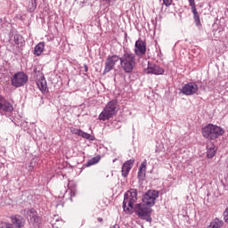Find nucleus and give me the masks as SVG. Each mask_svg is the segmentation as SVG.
Segmentation results:
<instances>
[{"instance_id":"obj_38","label":"nucleus","mask_w":228,"mask_h":228,"mask_svg":"<svg viewBox=\"0 0 228 228\" xmlns=\"http://www.w3.org/2000/svg\"><path fill=\"white\" fill-rule=\"evenodd\" d=\"M223 186H224V187H225V183H223Z\"/></svg>"},{"instance_id":"obj_37","label":"nucleus","mask_w":228,"mask_h":228,"mask_svg":"<svg viewBox=\"0 0 228 228\" xmlns=\"http://www.w3.org/2000/svg\"><path fill=\"white\" fill-rule=\"evenodd\" d=\"M115 161H117V159H114L112 160L113 163H115Z\"/></svg>"},{"instance_id":"obj_24","label":"nucleus","mask_w":228,"mask_h":228,"mask_svg":"<svg viewBox=\"0 0 228 228\" xmlns=\"http://www.w3.org/2000/svg\"><path fill=\"white\" fill-rule=\"evenodd\" d=\"M37 1H38V0H30L28 5V12L29 13H33L35 12V10H37Z\"/></svg>"},{"instance_id":"obj_34","label":"nucleus","mask_w":228,"mask_h":228,"mask_svg":"<svg viewBox=\"0 0 228 228\" xmlns=\"http://www.w3.org/2000/svg\"><path fill=\"white\" fill-rule=\"evenodd\" d=\"M97 220H98V222H100L101 224H102V222H104V220L102 219V217H98Z\"/></svg>"},{"instance_id":"obj_36","label":"nucleus","mask_w":228,"mask_h":228,"mask_svg":"<svg viewBox=\"0 0 228 228\" xmlns=\"http://www.w3.org/2000/svg\"><path fill=\"white\" fill-rule=\"evenodd\" d=\"M125 41L127 42V32H125Z\"/></svg>"},{"instance_id":"obj_26","label":"nucleus","mask_w":228,"mask_h":228,"mask_svg":"<svg viewBox=\"0 0 228 228\" xmlns=\"http://www.w3.org/2000/svg\"><path fill=\"white\" fill-rule=\"evenodd\" d=\"M99 161H101V156L94 157L93 159L87 161L86 167H92L93 165H97Z\"/></svg>"},{"instance_id":"obj_4","label":"nucleus","mask_w":228,"mask_h":228,"mask_svg":"<svg viewBox=\"0 0 228 228\" xmlns=\"http://www.w3.org/2000/svg\"><path fill=\"white\" fill-rule=\"evenodd\" d=\"M117 106H118V102H117L116 100L110 101L103 108V110L98 116V118L102 122H106V120L113 118V117L117 115Z\"/></svg>"},{"instance_id":"obj_14","label":"nucleus","mask_w":228,"mask_h":228,"mask_svg":"<svg viewBox=\"0 0 228 228\" xmlns=\"http://www.w3.org/2000/svg\"><path fill=\"white\" fill-rule=\"evenodd\" d=\"M188 1L193 14V20L197 28H202V23H200V16L199 15V12H197V6L195 5V0H188Z\"/></svg>"},{"instance_id":"obj_2","label":"nucleus","mask_w":228,"mask_h":228,"mask_svg":"<svg viewBox=\"0 0 228 228\" xmlns=\"http://www.w3.org/2000/svg\"><path fill=\"white\" fill-rule=\"evenodd\" d=\"M225 133V130L219 126L208 124L201 129V134L203 138L209 140H216L219 136H222Z\"/></svg>"},{"instance_id":"obj_22","label":"nucleus","mask_w":228,"mask_h":228,"mask_svg":"<svg viewBox=\"0 0 228 228\" xmlns=\"http://www.w3.org/2000/svg\"><path fill=\"white\" fill-rule=\"evenodd\" d=\"M224 227V221L216 217L209 224L208 228H221Z\"/></svg>"},{"instance_id":"obj_15","label":"nucleus","mask_w":228,"mask_h":228,"mask_svg":"<svg viewBox=\"0 0 228 228\" xmlns=\"http://www.w3.org/2000/svg\"><path fill=\"white\" fill-rule=\"evenodd\" d=\"M206 156L208 159H213L215 156H216V152L218 151V147L215 144V142H208L206 147Z\"/></svg>"},{"instance_id":"obj_27","label":"nucleus","mask_w":228,"mask_h":228,"mask_svg":"<svg viewBox=\"0 0 228 228\" xmlns=\"http://www.w3.org/2000/svg\"><path fill=\"white\" fill-rule=\"evenodd\" d=\"M68 188L70 191V197H76V185L74 182H69L68 183Z\"/></svg>"},{"instance_id":"obj_8","label":"nucleus","mask_w":228,"mask_h":228,"mask_svg":"<svg viewBox=\"0 0 228 228\" xmlns=\"http://www.w3.org/2000/svg\"><path fill=\"white\" fill-rule=\"evenodd\" d=\"M27 215L33 227L40 228V225H42V217L38 216V212L35 208H28L27 209Z\"/></svg>"},{"instance_id":"obj_23","label":"nucleus","mask_w":228,"mask_h":228,"mask_svg":"<svg viewBox=\"0 0 228 228\" xmlns=\"http://www.w3.org/2000/svg\"><path fill=\"white\" fill-rule=\"evenodd\" d=\"M10 51L12 54L17 55L22 53V46H19L18 45H15V44H11Z\"/></svg>"},{"instance_id":"obj_12","label":"nucleus","mask_w":228,"mask_h":228,"mask_svg":"<svg viewBox=\"0 0 228 228\" xmlns=\"http://www.w3.org/2000/svg\"><path fill=\"white\" fill-rule=\"evenodd\" d=\"M181 92L183 95H195L199 92V86L195 82H188L183 86Z\"/></svg>"},{"instance_id":"obj_16","label":"nucleus","mask_w":228,"mask_h":228,"mask_svg":"<svg viewBox=\"0 0 228 228\" xmlns=\"http://www.w3.org/2000/svg\"><path fill=\"white\" fill-rule=\"evenodd\" d=\"M133 165H134V159H130L129 160H126L121 168V175L123 177H127L129 175V172H131V168H133Z\"/></svg>"},{"instance_id":"obj_19","label":"nucleus","mask_w":228,"mask_h":228,"mask_svg":"<svg viewBox=\"0 0 228 228\" xmlns=\"http://www.w3.org/2000/svg\"><path fill=\"white\" fill-rule=\"evenodd\" d=\"M147 174V159H144L138 170L137 173V179H139L140 181H145V176Z\"/></svg>"},{"instance_id":"obj_10","label":"nucleus","mask_w":228,"mask_h":228,"mask_svg":"<svg viewBox=\"0 0 228 228\" xmlns=\"http://www.w3.org/2000/svg\"><path fill=\"white\" fill-rule=\"evenodd\" d=\"M134 56L137 58H143L147 53V43L145 41L138 39L134 44Z\"/></svg>"},{"instance_id":"obj_9","label":"nucleus","mask_w":228,"mask_h":228,"mask_svg":"<svg viewBox=\"0 0 228 228\" xmlns=\"http://www.w3.org/2000/svg\"><path fill=\"white\" fill-rule=\"evenodd\" d=\"M118 61H120V56H118L117 54L109 55L105 61L103 76L105 74H108V72H111V70H113V69H115V65H117Z\"/></svg>"},{"instance_id":"obj_6","label":"nucleus","mask_w":228,"mask_h":228,"mask_svg":"<svg viewBox=\"0 0 228 228\" xmlns=\"http://www.w3.org/2000/svg\"><path fill=\"white\" fill-rule=\"evenodd\" d=\"M29 80L28 74L24 71H19L13 75L11 78V83L15 88H20V86H24Z\"/></svg>"},{"instance_id":"obj_5","label":"nucleus","mask_w":228,"mask_h":228,"mask_svg":"<svg viewBox=\"0 0 228 228\" xmlns=\"http://www.w3.org/2000/svg\"><path fill=\"white\" fill-rule=\"evenodd\" d=\"M134 211L141 218V220H145L146 222H152V217H151V213H152L151 207L145 205L144 203H138L134 207Z\"/></svg>"},{"instance_id":"obj_21","label":"nucleus","mask_w":228,"mask_h":228,"mask_svg":"<svg viewBox=\"0 0 228 228\" xmlns=\"http://www.w3.org/2000/svg\"><path fill=\"white\" fill-rule=\"evenodd\" d=\"M44 49H45V43L40 42L34 48L35 56H40L42 53H44Z\"/></svg>"},{"instance_id":"obj_29","label":"nucleus","mask_w":228,"mask_h":228,"mask_svg":"<svg viewBox=\"0 0 228 228\" xmlns=\"http://www.w3.org/2000/svg\"><path fill=\"white\" fill-rule=\"evenodd\" d=\"M223 216L225 224H228V207L224 209Z\"/></svg>"},{"instance_id":"obj_31","label":"nucleus","mask_w":228,"mask_h":228,"mask_svg":"<svg viewBox=\"0 0 228 228\" xmlns=\"http://www.w3.org/2000/svg\"><path fill=\"white\" fill-rule=\"evenodd\" d=\"M114 127H120V123L117 120L112 122Z\"/></svg>"},{"instance_id":"obj_32","label":"nucleus","mask_w":228,"mask_h":228,"mask_svg":"<svg viewBox=\"0 0 228 228\" xmlns=\"http://www.w3.org/2000/svg\"><path fill=\"white\" fill-rule=\"evenodd\" d=\"M117 0H101L102 3H107V4H110V3H113Z\"/></svg>"},{"instance_id":"obj_30","label":"nucleus","mask_w":228,"mask_h":228,"mask_svg":"<svg viewBox=\"0 0 228 228\" xmlns=\"http://www.w3.org/2000/svg\"><path fill=\"white\" fill-rule=\"evenodd\" d=\"M174 0H163V4H165V6L168 7L172 4Z\"/></svg>"},{"instance_id":"obj_17","label":"nucleus","mask_w":228,"mask_h":228,"mask_svg":"<svg viewBox=\"0 0 228 228\" xmlns=\"http://www.w3.org/2000/svg\"><path fill=\"white\" fill-rule=\"evenodd\" d=\"M37 85L42 94H47V92H49V88L47 87V80H45V77H44V75H41L37 80Z\"/></svg>"},{"instance_id":"obj_11","label":"nucleus","mask_w":228,"mask_h":228,"mask_svg":"<svg viewBox=\"0 0 228 228\" xmlns=\"http://www.w3.org/2000/svg\"><path fill=\"white\" fill-rule=\"evenodd\" d=\"M13 104L10 102L4 96L0 94V115L13 112Z\"/></svg>"},{"instance_id":"obj_28","label":"nucleus","mask_w":228,"mask_h":228,"mask_svg":"<svg viewBox=\"0 0 228 228\" xmlns=\"http://www.w3.org/2000/svg\"><path fill=\"white\" fill-rule=\"evenodd\" d=\"M26 170L31 174V172H33L35 170V162H33V160L30 161V163L26 166Z\"/></svg>"},{"instance_id":"obj_18","label":"nucleus","mask_w":228,"mask_h":228,"mask_svg":"<svg viewBox=\"0 0 228 228\" xmlns=\"http://www.w3.org/2000/svg\"><path fill=\"white\" fill-rule=\"evenodd\" d=\"M11 220L16 228H22L26 225V219L20 215L12 216Z\"/></svg>"},{"instance_id":"obj_35","label":"nucleus","mask_w":228,"mask_h":228,"mask_svg":"<svg viewBox=\"0 0 228 228\" xmlns=\"http://www.w3.org/2000/svg\"><path fill=\"white\" fill-rule=\"evenodd\" d=\"M3 28V19H0V29Z\"/></svg>"},{"instance_id":"obj_1","label":"nucleus","mask_w":228,"mask_h":228,"mask_svg":"<svg viewBox=\"0 0 228 228\" xmlns=\"http://www.w3.org/2000/svg\"><path fill=\"white\" fill-rule=\"evenodd\" d=\"M119 61L124 72L131 74L134 70V67H136V55L131 51L124 50V54L119 57Z\"/></svg>"},{"instance_id":"obj_33","label":"nucleus","mask_w":228,"mask_h":228,"mask_svg":"<svg viewBox=\"0 0 228 228\" xmlns=\"http://www.w3.org/2000/svg\"><path fill=\"white\" fill-rule=\"evenodd\" d=\"M84 70L85 72H88V65L84 64Z\"/></svg>"},{"instance_id":"obj_13","label":"nucleus","mask_w":228,"mask_h":228,"mask_svg":"<svg viewBox=\"0 0 228 228\" xmlns=\"http://www.w3.org/2000/svg\"><path fill=\"white\" fill-rule=\"evenodd\" d=\"M146 74H154V76H163V74H165V69L156 63H151V61H148Z\"/></svg>"},{"instance_id":"obj_7","label":"nucleus","mask_w":228,"mask_h":228,"mask_svg":"<svg viewBox=\"0 0 228 228\" xmlns=\"http://www.w3.org/2000/svg\"><path fill=\"white\" fill-rule=\"evenodd\" d=\"M159 197V191L149 190L142 196V204H145L149 208H152L156 204V199Z\"/></svg>"},{"instance_id":"obj_25","label":"nucleus","mask_w":228,"mask_h":228,"mask_svg":"<svg viewBox=\"0 0 228 228\" xmlns=\"http://www.w3.org/2000/svg\"><path fill=\"white\" fill-rule=\"evenodd\" d=\"M13 42L15 45H19L20 47H22L23 45V39L22 37L20 35L15 34L13 36Z\"/></svg>"},{"instance_id":"obj_20","label":"nucleus","mask_w":228,"mask_h":228,"mask_svg":"<svg viewBox=\"0 0 228 228\" xmlns=\"http://www.w3.org/2000/svg\"><path fill=\"white\" fill-rule=\"evenodd\" d=\"M70 133L77 134V136H81V138H86V140H92V135L81 129L71 127Z\"/></svg>"},{"instance_id":"obj_3","label":"nucleus","mask_w":228,"mask_h":228,"mask_svg":"<svg viewBox=\"0 0 228 228\" xmlns=\"http://www.w3.org/2000/svg\"><path fill=\"white\" fill-rule=\"evenodd\" d=\"M138 200V191L136 189H130L124 194L123 210L125 213H131L134 209V202Z\"/></svg>"}]
</instances>
